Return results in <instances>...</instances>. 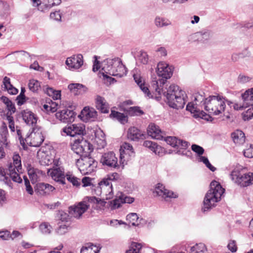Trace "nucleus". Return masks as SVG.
<instances>
[{
	"instance_id": "1",
	"label": "nucleus",
	"mask_w": 253,
	"mask_h": 253,
	"mask_svg": "<svg viewBox=\"0 0 253 253\" xmlns=\"http://www.w3.org/2000/svg\"><path fill=\"white\" fill-rule=\"evenodd\" d=\"M156 72L158 76L162 77L159 80H153L152 86L156 93V97H160L162 93L166 97L169 106L176 109H182L186 102V94L184 91L175 84L164 87L167 80L172 75L171 68L165 62H159L157 65Z\"/></svg>"
},
{
	"instance_id": "2",
	"label": "nucleus",
	"mask_w": 253,
	"mask_h": 253,
	"mask_svg": "<svg viewBox=\"0 0 253 253\" xmlns=\"http://www.w3.org/2000/svg\"><path fill=\"white\" fill-rule=\"evenodd\" d=\"M102 71L104 77L109 78L107 75L122 78L126 75V68L118 57L107 58L102 63Z\"/></svg>"
},
{
	"instance_id": "3",
	"label": "nucleus",
	"mask_w": 253,
	"mask_h": 253,
	"mask_svg": "<svg viewBox=\"0 0 253 253\" xmlns=\"http://www.w3.org/2000/svg\"><path fill=\"white\" fill-rule=\"evenodd\" d=\"M12 159L13 162L10 163L8 166L6 173L2 168H0V180L5 183L8 182V175L14 182L21 183L22 181L19 175L22 169L21 158L19 154H14Z\"/></svg>"
},
{
	"instance_id": "4",
	"label": "nucleus",
	"mask_w": 253,
	"mask_h": 253,
	"mask_svg": "<svg viewBox=\"0 0 253 253\" xmlns=\"http://www.w3.org/2000/svg\"><path fill=\"white\" fill-rule=\"evenodd\" d=\"M224 189L216 181H213L210 184V189L208 191L203 201L202 211H207L214 207L216 203L220 200Z\"/></svg>"
},
{
	"instance_id": "5",
	"label": "nucleus",
	"mask_w": 253,
	"mask_h": 253,
	"mask_svg": "<svg viewBox=\"0 0 253 253\" xmlns=\"http://www.w3.org/2000/svg\"><path fill=\"white\" fill-rule=\"evenodd\" d=\"M203 108L209 114L218 115L224 111L225 99L220 95H211L203 103Z\"/></svg>"
},
{
	"instance_id": "6",
	"label": "nucleus",
	"mask_w": 253,
	"mask_h": 253,
	"mask_svg": "<svg viewBox=\"0 0 253 253\" xmlns=\"http://www.w3.org/2000/svg\"><path fill=\"white\" fill-rule=\"evenodd\" d=\"M120 175L117 172H113L107 174L99 183L101 193L105 196L106 200L111 199L113 197V185L112 182L118 180Z\"/></svg>"
},
{
	"instance_id": "7",
	"label": "nucleus",
	"mask_w": 253,
	"mask_h": 253,
	"mask_svg": "<svg viewBox=\"0 0 253 253\" xmlns=\"http://www.w3.org/2000/svg\"><path fill=\"white\" fill-rule=\"evenodd\" d=\"M54 151L46 147H42L37 152V157L40 164L43 166H49L52 163L58 166L59 159H54Z\"/></svg>"
},
{
	"instance_id": "8",
	"label": "nucleus",
	"mask_w": 253,
	"mask_h": 253,
	"mask_svg": "<svg viewBox=\"0 0 253 253\" xmlns=\"http://www.w3.org/2000/svg\"><path fill=\"white\" fill-rule=\"evenodd\" d=\"M230 176L232 180L240 187H246L253 184V172L241 173L232 171Z\"/></svg>"
},
{
	"instance_id": "9",
	"label": "nucleus",
	"mask_w": 253,
	"mask_h": 253,
	"mask_svg": "<svg viewBox=\"0 0 253 253\" xmlns=\"http://www.w3.org/2000/svg\"><path fill=\"white\" fill-rule=\"evenodd\" d=\"M78 164L79 169L84 175L89 174L94 172L97 166V162L87 156L79 160Z\"/></svg>"
},
{
	"instance_id": "10",
	"label": "nucleus",
	"mask_w": 253,
	"mask_h": 253,
	"mask_svg": "<svg viewBox=\"0 0 253 253\" xmlns=\"http://www.w3.org/2000/svg\"><path fill=\"white\" fill-rule=\"evenodd\" d=\"M72 149L75 153L84 158L89 154L92 148L89 142L82 138L81 140H75L74 144L72 145Z\"/></svg>"
},
{
	"instance_id": "11",
	"label": "nucleus",
	"mask_w": 253,
	"mask_h": 253,
	"mask_svg": "<svg viewBox=\"0 0 253 253\" xmlns=\"http://www.w3.org/2000/svg\"><path fill=\"white\" fill-rule=\"evenodd\" d=\"M25 144L33 147H39L44 140L43 136L40 129L33 127L29 136L25 138Z\"/></svg>"
},
{
	"instance_id": "12",
	"label": "nucleus",
	"mask_w": 253,
	"mask_h": 253,
	"mask_svg": "<svg viewBox=\"0 0 253 253\" xmlns=\"http://www.w3.org/2000/svg\"><path fill=\"white\" fill-rule=\"evenodd\" d=\"M64 133L71 137L82 136L85 133V126L83 124H67L64 127Z\"/></svg>"
},
{
	"instance_id": "13",
	"label": "nucleus",
	"mask_w": 253,
	"mask_h": 253,
	"mask_svg": "<svg viewBox=\"0 0 253 253\" xmlns=\"http://www.w3.org/2000/svg\"><path fill=\"white\" fill-rule=\"evenodd\" d=\"M100 162L103 165L107 166L110 168L116 169H120L118 159L113 152L104 153L101 157Z\"/></svg>"
},
{
	"instance_id": "14",
	"label": "nucleus",
	"mask_w": 253,
	"mask_h": 253,
	"mask_svg": "<svg viewBox=\"0 0 253 253\" xmlns=\"http://www.w3.org/2000/svg\"><path fill=\"white\" fill-rule=\"evenodd\" d=\"M89 207V205L85 201H83L76 205L70 207L69 208V213L71 216L76 218H80Z\"/></svg>"
},
{
	"instance_id": "15",
	"label": "nucleus",
	"mask_w": 253,
	"mask_h": 253,
	"mask_svg": "<svg viewBox=\"0 0 253 253\" xmlns=\"http://www.w3.org/2000/svg\"><path fill=\"white\" fill-rule=\"evenodd\" d=\"M65 63L68 69L72 71L78 70L83 65V56L81 54L73 55L67 58Z\"/></svg>"
},
{
	"instance_id": "16",
	"label": "nucleus",
	"mask_w": 253,
	"mask_h": 253,
	"mask_svg": "<svg viewBox=\"0 0 253 253\" xmlns=\"http://www.w3.org/2000/svg\"><path fill=\"white\" fill-rule=\"evenodd\" d=\"M64 123H72L75 119L76 114L74 111L76 105L72 102H66L64 104Z\"/></svg>"
},
{
	"instance_id": "17",
	"label": "nucleus",
	"mask_w": 253,
	"mask_h": 253,
	"mask_svg": "<svg viewBox=\"0 0 253 253\" xmlns=\"http://www.w3.org/2000/svg\"><path fill=\"white\" fill-rule=\"evenodd\" d=\"M97 116V111L93 108L89 107H84L79 115V117L85 122L93 121L96 119Z\"/></svg>"
},
{
	"instance_id": "18",
	"label": "nucleus",
	"mask_w": 253,
	"mask_h": 253,
	"mask_svg": "<svg viewBox=\"0 0 253 253\" xmlns=\"http://www.w3.org/2000/svg\"><path fill=\"white\" fill-rule=\"evenodd\" d=\"M197 106L193 103H188L186 106V110L190 111L191 113L194 114V116L196 118H200L209 121L211 118L210 115H208L203 110H200L199 108H198Z\"/></svg>"
},
{
	"instance_id": "19",
	"label": "nucleus",
	"mask_w": 253,
	"mask_h": 253,
	"mask_svg": "<svg viewBox=\"0 0 253 253\" xmlns=\"http://www.w3.org/2000/svg\"><path fill=\"white\" fill-rule=\"evenodd\" d=\"M22 117L23 121L27 125L35 127L37 117L34 113L28 110H24L22 112Z\"/></svg>"
},
{
	"instance_id": "20",
	"label": "nucleus",
	"mask_w": 253,
	"mask_h": 253,
	"mask_svg": "<svg viewBox=\"0 0 253 253\" xmlns=\"http://www.w3.org/2000/svg\"><path fill=\"white\" fill-rule=\"evenodd\" d=\"M68 88L70 92L74 95H82L87 91V88L79 83H72L68 85Z\"/></svg>"
},
{
	"instance_id": "21",
	"label": "nucleus",
	"mask_w": 253,
	"mask_h": 253,
	"mask_svg": "<svg viewBox=\"0 0 253 253\" xmlns=\"http://www.w3.org/2000/svg\"><path fill=\"white\" fill-rule=\"evenodd\" d=\"M154 194L157 195L162 196L164 198H175L177 196L173 192L170 191L166 189L161 184H158L154 191Z\"/></svg>"
},
{
	"instance_id": "22",
	"label": "nucleus",
	"mask_w": 253,
	"mask_h": 253,
	"mask_svg": "<svg viewBox=\"0 0 253 253\" xmlns=\"http://www.w3.org/2000/svg\"><path fill=\"white\" fill-rule=\"evenodd\" d=\"M54 190L55 188L48 183H40L37 185L36 191L41 196H46Z\"/></svg>"
},
{
	"instance_id": "23",
	"label": "nucleus",
	"mask_w": 253,
	"mask_h": 253,
	"mask_svg": "<svg viewBox=\"0 0 253 253\" xmlns=\"http://www.w3.org/2000/svg\"><path fill=\"white\" fill-rule=\"evenodd\" d=\"M96 108L102 113H108L109 111V106L105 98L101 96H97L95 99Z\"/></svg>"
},
{
	"instance_id": "24",
	"label": "nucleus",
	"mask_w": 253,
	"mask_h": 253,
	"mask_svg": "<svg viewBox=\"0 0 253 253\" xmlns=\"http://www.w3.org/2000/svg\"><path fill=\"white\" fill-rule=\"evenodd\" d=\"M148 134L153 138L161 139L163 138V132L158 126L154 124H150L147 128Z\"/></svg>"
},
{
	"instance_id": "25",
	"label": "nucleus",
	"mask_w": 253,
	"mask_h": 253,
	"mask_svg": "<svg viewBox=\"0 0 253 253\" xmlns=\"http://www.w3.org/2000/svg\"><path fill=\"white\" fill-rule=\"evenodd\" d=\"M211 38V34L208 31H201L195 33L191 36V40L193 41H198L206 42Z\"/></svg>"
},
{
	"instance_id": "26",
	"label": "nucleus",
	"mask_w": 253,
	"mask_h": 253,
	"mask_svg": "<svg viewBox=\"0 0 253 253\" xmlns=\"http://www.w3.org/2000/svg\"><path fill=\"white\" fill-rule=\"evenodd\" d=\"M133 78L135 83L139 86L141 90L146 94V96L149 97H152L153 96L151 95L147 86L145 85L142 77H140L139 75L134 74L133 75Z\"/></svg>"
},
{
	"instance_id": "27",
	"label": "nucleus",
	"mask_w": 253,
	"mask_h": 253,
	"mask_svg": "<svg viewBox=\"0 0 253 253\" xmlns=\"http://www.w3.org/2000/svg\"><path fill=\"white\" fill-rule=\"evenodd\" d=\"M127 136L131 140L137 141L143 136V134L137 127L132 126L128 128Z\"/></svg>"
},
{
	"instance_id": "28",
	"label": "nucleus",
	"mask_w": 253,
	"mask_h": 253,
	"mask_svg": "<svg viewBox=\"0 0 253 253\" xmlns=\"http://www.w3.org/2000/svg\"><path fill=\"white\" fill-rule=\"evenodd\" d=\"M110 117L113 119L117 120L123 125L127 123L128 122V115L126 113L125 114L115 110H111Z\"/></svg>"
},
{
	"instance_id": "29",
	"label": "nucleus",
	"mask_w": 253,
	"mask_h": 253,
	"mask_svg": "<svg viewBox=\"0 0 253 253\" xmlns=\"http://www.w3.org/2000/svg\"><path fill=\"white\" fill-rule=\"evenodd\" d=\"M49 174L55 181L63 184V173L60 168H56L48 171Z\"/></svg>"
},
{
	"instance_id": "30",
	"label": "nucleus",
	"mask_w": 253,
	"mask_h": 253,
	"mask_svg": "<svg viewBox=\"0 0 253 253\" xmlns=\"http://www.w3.org/2000/svg\"><path fill=\"white\" fill-rule=\"evenodd\" d=\"M231 137L235 143L241 145L245 142V135L244 133L240 130H237L231 134Z\"/></svg>"
},
{
	"instance_id": "31",
	"label": "nucleus",
	"mask_w": 253,
	"mask_h": 253,
	"mask_svg": "<svg viewBox=\"0 0 253 253\" xmlns=\"http://www.w3.org/2000/svg\"><path fill=\"white\" fill-rule=\"evenodd\" d=\"M143 146L148 148L156 154L160 156L162 150V147L155 142L151 141L145 140L143 144Z\"/></svg>"
},
{
	"instance_id": "32",
	"label": "nucleus",
	"mask_w": 253,
	"mask_h": 253,
	"mask_svg": "<svg viewBox=\"0 0 253 253\" xmlns=\"http://www.w3.org/2000/svg\"><path fill=\"white\" fill-rule=\"evenodd\" d=\"M63 211H59L58 213H57L55 218V222L57 225L56 232L59 235H62L63 234Z\"/></svg>"
},
{
	"instance_id": "33",
	"label": "nucleus",
	"mask_w": 253,
	"mask_h": 253,
	"mask_svg": "<svg viewBox=\"0 0 253 253\" xmlns=\"http://www.w3.org/2000/svg\"><path fill=\"white\" fill-rule=\"evenodd\" d=\"M0 135L1 137V139L0 140V142L2 143L5 147H7L8 144V142L7 140L8 132L7 126L5 123H2V125L0 126Z\"/></svg>"
},
{
	"instance_id": "34",
	"label": "nucleus",
	"mask_w": 253,
	"mask_h": 253,
	"mask_svg": "<svg viewBox=\"0 0 253 253\" xmlns=\"http://www.w3.org/2000/svg\"><path fill=\"white\" fill-rule=\"evenodd\" d=\"M242 99L245 105L251 104V102L253 101V87L247 89L242 94Z\"/></svg>"
},
{
	"instance_id": "35",
	"label": "nucleus",
	"mask_w": 253,
	"mask_h": 253,
	"mask_svg": "<svg viewBox=\"0 0 253 253\" xmlns=\"http://www.w3.org/2000/svg\"><path fill=\"white\" fill-rule=\"evenodd\" d=\"M154 23L155 26L158 28L168 26L171 24L169 20L158 16L155 17Z\"/></svg>"
},
{
	"instance_id": "36",
	"label": "nucleus",
	"mask_w": 253,
	"mask_h": 253,
	"mask_svg": "<svg viewBox=\"0 0 253 253\" xmlns=\"http://www.w3.org/2000/svg\"><path fill=\"white\" fill-rule=\"evenodd\" d=\"M66 177L67 180L74 186L79 187L81 185L80 179L76 177L71 172H67L66 175H64V178Z\"/></svg>"
},
{
	"instance_id": "37",
	"label": "nucleus",
	"mask_w": 253,
	"mask_h": 253,
	"mask_svg": "<svg viewBox=\"0 0 253 253\" xmlns=\"http://www.w3.org/2000/svg\"><path fill=\"white\" fill-rule=\"evenodd\" d=\"M190 253H208L207 249L205 244L203 243L197 244L191 247Z\"/></svg>"
},
{
	"instance_id": "38",
	"label": "nucleus",
	"mask_w": 253,
	"mask_h": 253,
	"mask_svg": "<svg viewBox=\"0 0 253 253\" xmlns=\"http://www.w3.org/2000/svg\"><path fill=\"white\" fill-rule=\"evenodd\" d=\"M124 111L126 112V114L131 116H140L144 114L143 111L138 106L131 107Z\"/></svg>"
},
{
	"instance_id": "39",
	"label": "nucleus",
	"mask_w": 253,
	"mask_h": 253,
	"mask_svg": "<svg viewBox=\"0 0 253 253\" xmlns=\"http://www.w3.org/2000/svg\"><path fill=\"white\" fill-rule=\"evenodd\" d=\"M120 152L126 155L131 156L134 155L133 148L131 145L128 143H124L121 147Z\"/></svg>"
},
{
	"instance_id": "40",
	"label": "nucleus",
	"mask_w": 253,
	"mask_h": 253,
	"mask_svg": "<svg viewBox=\"0 0 253 253\" xmlns=\"http://www.w3.org/2000/svg\"><path fill=\"white\" fill-rule=\"evenodd\" d=\"M248 107L249 108L242 113V118L245 121H249L253 118V103L252 102H251V104Z\"/></svg>"
},
{
	"instance_id": "41",
	"label": "nucleus",
	"mask_w": 253,
	"mask_h": 253,
	"mask_svg": "<svg viewBox=\"0 0 253 253\" xmlns=\"http://www.w3.org/2000/svg\"><path fill=\"white\" fill-rule=\"evenodd\" d=\"M46 93L49 96L51 97L54 100H57L60 98L61 91L55 90L51 87H47L45 91Z\"/></svg>"
},
{
	"instance_id": "42",
	"label": "nucleus",
	"mask_w": 253,
	"mask_h": 253,
	"mask_svg": "<svg viewBox=\"0 0 253 253\" xmlns=\"http://www.w3.org/2000/svg\"><path fill=\"white\" fill-rule=\"evenodd\" d=\"M28 86L29 89L32 92L37 91L40 88V83L37 80L32 79L30 80L29 82Z\"/></svg>"
},
{
	"instance_id": "43",
	"label": "nucleus",
	"mask_w": 253,
	"mask_h": 253,
	"mask_svg": "<svg viewBox=\"0 0 253 253\" xmlns=\"http://www.w3.org/2000/svg\"><path fill=\"white\" fill-rule=\"evenodd\" d=\"M139 217L136 213H130L127 215L126 220L133 226L138 225Z\"/></svg>"
},
{
	"instance_id": "44",
	"label": "nucleus",
	"mask_w": 253,
	"mask_h": 253,
	"mask_svg": "<svg viewBox=\"0 0 253 253\" xmlns=\"http://www.w3.org/2000/svg\"><path fill=\"white\" fill-rule=\"evenodd\" d=\"M137 61L143 64H146L148 62L149 57L147 53L143 51H140L137 55Z\"/></svg>"
},
{
	"instance_id": "45",
	"label": "nucleus",
	"mask_w": 253,
	"mask_h": 253,
	"mask_svg": "<svg viewBox=\"0 0 253 253\" xmlns=\"http://www.w3.org/2000/svg\"><path fill=\"white\" fill-rule=\"evenodd\" d=\"M122 204H123L122 198L120 196L110 202V207L111 210H115L120 208Z\"/></svg>"
},
{
	"instance_id": "46",
	"label": "nucleus",
	"mask_w": 253,
	"mask_h": 253,
	"mask_svg": "<svg viewBox=\"0 0 253 253\" xmlns=\"http://www.w3.org/2000/svg\"><path fill=\"white\" fill-rule=\"evenodd\" d=\"M141 247L140 244L133 243L131 244V248L126 251V253H139Z\"/></svg>"
},
{
	"instance_id": "47",
	"label": "nucleus",
	"mask_w": 253,
	"mask_h": 253,
	"mask_svg": "<svg viewBox=\"0 0 253 253\" xmlns=\"http://www.w3.org/2000/svg\"><path fill=\"white\" fill-rule=\"evenodd\" d=\"M206 99L202 94H201L199 93H197L195 94V101L196 102V105H199L202 108H203V103L205 102V100Z\"/></svg>"
},
{
	"instance_id": "48",
	"label": "nucleus",
	"mask_w": 253,
	"mask_h": 253,
	"mask_svg": "<svg viewBox=\"0 0 253 253\" xmlns=\"http://www.w3.org/2000/svg\"><path fill=\"white\" fill-rule=\"evenodd\" d=\"M25 89L24 88L22 87L21 92L17 97L16 100H17V104L18 105H21L25 102V95L24 94Z\"/></svg>"
},
{
	"instance_id": "49",
	"label": "nucleus",
	"mask_w": 253,
	"mask_h": 253,
	"mask_svg": "<svg viewBox=\"0 0 253 253\" xmlns=\"http://www.w3.org/2000/svg\"><path fill=\"white\" fill-rule=\"evenodd\" d=\"M166 142L173 147H176L178 139L176 137L168 136L165 138Z\"/></svg>"
},
{
	"instance_id": "50",
	"label": "nucleus",
	"mask_w": 253,
	"mask_h": 253,
	"mask_svg": "<svg viewBox=\"0 0 253 253\" xmlns=\"http://www.w3.org/2000/svg\"><path fill=\"white\" fill-rule=\"evenodd\" d=\"M37 170V169H35L30 167H29L28 168V173L29 178L33 182L36 181L37 178V174L36 173Z\"/></svg>"
},
{
	"instance_id": "51",
	"label": "nucleus",
	"mask_w": 253,
	"mask_h": 253,
	"mask_svg": "<svg viewBox=\"0 0 253 253\" xmlns=\"http://www.w3.org/2000/svg\"><path fill=\"white\" fill-rule=\"evenodd\" d=\"M61 2V0H46L44 6L46 8H50L54 6L59 5Z\"/></svg>"
},
{
	"instance_id": "52",
	"label": "nucleus",
	"mask_w": 253,
	"mask_h": 253,
	"mask_svg": "<svg viewBox=\"0 0 253 253\" xmlns=\"http://www.w3.org/2000/svg\"><path fill=\"white\" fill-rule=\"evenodd\" d=\"M51 227L48 223L43 222L40 226V230L44 234H49L50 233Z\"/></svg>"
},
{
	"instance_id": "53",
	"label": "nucleus",
	"mask_w": 253,
	"mask_h": 253,
	"mask_svg": "<svg viewBox=\"0 0 253 253\" xmlns=\"http://www.w3.org/2000/svg\"><path fill=\"white\" fill-rule=\"evenodd\" d=\"M62 16V12L61 10L55 11L50 13V17L51 19L57 21H61Z\"/></svg>"
},
{
	"instance_id": "54",
	"label": "nucleus",
	"mask_w": 253,
	"mask_h": 253,
	"mask_svg": "<svg viewBox=\"0 0 253 253\" xmlns=\"http://www.w3.org/2000/svg\"><path fill=\"white\" fill-rule=\"evenodd\" d=\"M200 160L201 161L203 162L206 167L208 168L211 171H214L216 170V168L211 164L207 157L202 156L200 158Z\"/></svg>"
},
{
	"instance_id": "55",
	"label": "nucleus",
	"mask_w": 253,
	"mask_h": 253,
	"mask_svg": "<svg viewBox=\"0 0 253 253\" xmlns=\"http://www.w3.org/2000/svg\"><path fill=\"white\" fill-rule=\"evenodd\" d=\"M52 104L55 105V107H52V105H49V104H44L43 106L44 110L47 113L56 112L57 110V104L54 102H52Z\"/></svg>"
},
{
	"instance_id": "56",
	"label": "nucleus",
	"mask_w": 253,
	"mask_h": 253,
	"mask_svg": "<svg viewBox=\"0 0 253 253\" xmlns=\"http://www.w3.org/2000/svg\"><path fill=\"white\" fill-rule=\"evenodd\" d=\"M192 150L199 155H202L204 152V149L199 145L193 144L191 146Z\"/></svg>"
},
{
	"instance_id": "57",
	"label": "nucleus",
	"mask_w": 253,
	"mask_h": 253,
	"mask_svg": "<svg viewBox=\"0 0 253 253\" xmlns=\"http://www.w3.org/2000/svg\"><path fill=\"white\" fill-rule=\"evenodd\" d=\"M98 251L93 249L92 246L88 247H83L81 250V253H98Z\"/></svg>"
},
{
	"instance_id": "58",
	"label": "nucleus",
	"mask_w": 253,
	"mask_h": 253,
	"mask_svg": "<svg viewBox=\"0 0 253 253\" xmlns=\"http://www.w3.org/2000/svg\"><path fill=\"white\" fill-rule=\"evenodd\" d=\"M188 146L189 143L187 141L178 139L177 142V146H176L177 148L186 149L188 148Z\"/></svg>"
},
{
	"instance_id": "59",
	"label": "nucleus",
	"mask_w": 253,
	"mask_h": 253,
	"mask_svg": "<svg viewBox=\"0 0 253 253\" xmlns=\"http://www.w3.org/2000/svg\"><path fill=\"white\" fill-rule=\"evenodd\" d=\"M125 155H126L124 154V153H122V152H120V162L119 163V165L120 166V169H123L125 165L126 164V161L125 160Z\"/></svg>"
},
{
	"instance_id": "60",
	"label": "nucleus",
	"mask_w": 253,
	"mask_h": 253,
	"mask_svg": "<svg viewBox=\"0 0 253 253\" xmlns=\"http://www.w3.org/2000/svg\"><path fill=\"white\" fill-rule=\"evenodd\" d=\"M16 131L20 144L24 147L25 146V139L22 138L21 131L18 128V126H16Z\"/></svg>"
},
{
	"instance_id": "61",
	"label": "nucleus",
	"mask_w": 253,
	"mask_h": 253,
	"mask_svg": "<svg viewBox=\"0 0 253 253\" xmlns=\"http://www.w3.org/2000/svg\"><path fill=\"white\" fill-rule=\"evenodd\" d=\"M244 155L248 158H253V146H251L250 147L244 152Z\"/></svg>"
},
{
	"instance_id": "62",
	"label": "nucleus",
	"mask_w": 253,
	"mask_h": 253,
	"mask_svg": "<svg viewBox=\"0 0 253 253\" xmlns=\"http://www.w3.org/2000/svg\"><path fill=\"white\" fill-rule=\"evenodd\" d=\"M251 80V78L243 75H239L238 77V82L242 84L249 82Z\"/></svg>"
},
{
	"instance_id": "63",
	"label": "nucleus",
	"mask_w": 253,
	"mask_h": 253,
	"mask_svg": "<svg viewBox=\"0 0 253 253\" xmlns=\"http://www.w3.org/2000/svg\"><path fill=\"white\" fill-rule=\"evenodd\" d=\"M227 247L228 249L233 253L236 252L237 249L235 241H231L228 244Z\"/></svg>"
},
{
	"instance_id": "64",
	"label": "nucleus",
	"mask_w": 253,
	"mask_h": 253,
	"mask_svg": "<svg viewBox=\"0 0 253 253\" xmlns=\"http://www.w3.org/2000/svg\"><path fill=\"white\" fill-rule=\"evenodd\" d=\"M0 238L4 240L10 239V232L7 231H0Z\"/></svg>"
}]
</instances>
